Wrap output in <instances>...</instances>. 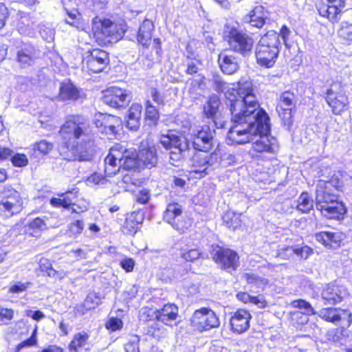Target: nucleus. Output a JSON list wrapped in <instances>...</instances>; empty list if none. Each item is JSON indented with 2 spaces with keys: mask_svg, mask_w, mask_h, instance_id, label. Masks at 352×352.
Returning <instances> with one entry per match:
<instances>
[{
  "mask_svg": "<svg viewBox=\"0 0 352 352\" xmlns=\"http://www.w3.org/2000/svg\"><path fill=\"white\" fill-rule=\"evenodd\" d=\"M316 239L326 247L336 249L340 246L342 241L345 238L340 232H320L316 234Z\"/></svg>",
  "mask_w": 352,
  "mask_h": 352,
  "instance_id": "21",
  "label": "nucleus"
},
{
  "mask_svg": "<svg viewBox=\"0 0 352 352\" xmlns=\"http://www.w3.org/2000/svg\"><path fill=\"white\" fill-rule=\"evenodd\" d=\"M199 65H200V61L199 60H188L186 63L187 69L186 72L189 75L197 73L199 70Z\"/></svg>",
  "mask_w": 352,
  "mask_h": 352,
  "instance_id": "61",
  "label": "nucleus"
},
{
  "mask_svg": "<svg viewBox=\"0 0 352 352\" xmlns=\"http://www.w3.org/2000/svg\"><path fill=\"white\" fill-rule=\"evenodd\" d=\"M89 339V336L85 332L75 334L73 340L69 345L70 352H78V349L85 346Z\"/></svg>",
  "mask_w": 352,
  "mask_h": 352,
  "instance_id": "38",
  "label": "nucleus"
},
{
  "mask_svg": "<svg viewBox=\"0 0 352 352\" xmlns=\"http://www.w3.org/2000/svg\"><path fill=\"white\" fill-rule=\"evenodd\" d=\"M77 190L73 189L72 191H68L63 195V198H52L50 204L54 207H63L65 208H69L72 204L74 198L77 196Z\"/></svg>",
  "mask_w": 352,
  "mask_h": 352,
  "instance_id": "35",
  "label": "nucleus"
},
{
  "mask_svg": "<svg viewBox=\"0 0 352 352\" xmlns=\"http://www.w3.org/2000/svg\"><path fill=\"white\" fill-rule=\"evenodd\" d=\"M66 154V157L69 160H78L81 162H89L92 160L95 153L94 144L91 134L86 138L80 139L74 143H72V146Z\"/></svg>",
  "mask_w": 352,
  "mask_h": 352,
  "instance_id": "11",
  "label": "nucleus"
},
{
  "mask_svg": "<svg viewBox=\"0 0 352 352\" xmlns=\"http://www.w3.org/2000/svg\"><path fill=\"white\" fill-rule=\"evenodd\" d=\"M92 30L98 43L104 45L118 42L124 34L120 25L109 19L98 17L93 19Z\"/></svg>",
  "mask_w": 352,
  "mask_h": 352,
  "instance_id": "5",
  "label": "nucleus"
},
{
  "mask_svg": "<svg viewBox=\"0 0 352 352\" xmlns=\"http://www.w3.org/2000/svg\"><path fill=\"white\" fill-rule=\"evenodd\" d=\"M105 326L107 329L115 331L122 328L123 322L121 319L112 317L106 322Z\"/></svg>",
  "mask_w": 352,
  "mask_h": 352,
  "instance_id": "55",
  "label": "nucleus"
},
{
  "mask_svg": "<svg viewBox=\"0 0 352 352\" xmlns=\"http://www.w3.org/2000/svg\"><path fill=\"white\" fill-rule=\"evenodd\" d=\"M60 133L69 144L74 143L91 134L89 122L81 116H71L60 127Z\"/></svg>",
  "mask_w": 352,
  "mask_h": 352,
  "instance_id": "6",
  "label": "nucleus"
},
{
  "mask_svg": "<svg viewBox=\"0 0 352 352\" xmlns=\"http://www.w3.org/2000/svg\"><path fill=\"white\" fill-rule=\"evenodd\" d=\"M334 190L331 182L320 180L316 189V208L322 216L339 219L343 217L346 209Z\"/></svg>",
  "mask_w": 352,
  "mask_h": 352,
  "instance_id": "3",
  "label": "nucleus"
},
{
  "mask_svg": "<svg viewBox=\"0 0 352 352\" xmlns=\"http://www.w3.org/2000/svg\"><path fill=\"white\" fill-rule=\"evenodd\" d=\"M116 145L110 149L109 153L104 159V172L107 176L114 175L120 170L121 168V155L120 151Z\"/></svg>",
  "mask_w": 352,
  "mask_h": 352,
  "instance_id": "20",
  "label": "nucleus"
},
{
  "mask_svg": "<svg viewBox=\"0 0 352 352\" xmlns=\"http://www.w3.org/2000/svg\"><path fill=\"white\" fill-rule=\"evenodd\" d=\"M139 162L148 168L155 167L157 164V155L155 148H142L138 153Z\"/></svg>",
  "mask_w": 352,
  "mask_h": 352,
  "instance_id": "29",
  "label": "nucleus"
},
{
  "mask_svg": "<svg viewBox=\"0 0 352 352\" xmlns=\"http://www.w3.org/2000/svg\"><path fill=\"white\" fill-rule=\"evenodd\" d=\"M40 34L44 40L50 42L54 38L55 30L50 27L43 26L40 30Z\"/></svg>",
  "mask_w": 352,
  "mask_h": 352,
  "instance_id": "56",
  "label": "nucleus"
},
{
  "mask_svg": "<svg viewBox=\"0 0 352 352\" xmlns=\"http://www.w3.org/2000/svg\"><path fill=\"white\" fill-rule=\"evenodd\" d=\"M145 115L146 120L150 122L149 124H155L160 117L158 110L149 100L146 103Z\"/></svg>",
  "mask_w": 352,
  "mask_h": 352,
  "instance_id": "46",
  "label": "nucleus"
},
{
  "mask_svg": "<svg viewBox=\"0 0 352 352\" xmlns=\"http://www.w3.org/2000/svg\"><path fill=\"white\" fill-rule=\"evenodd\" d=\"M153 28L154 25L151 21L144 20L139 28L137 35L138 42L144 47H148L151 41Z\"/></svg>",
  "mask_w": 352,
  "mask_h": 352,
  "instance_id": "27",
  "label": "nucleus"
},
{
  "mask_svg": "<svg viewBox=\"0 0 352 352\" xmlns=\"http://www.w3.org/2000/svg\"><path fill=\"white\" fill-rule=\"evenodd\" d=\"M36 58V50L31 45L24 44L17 51V60L21 67L32 65Z\"/></svg>",
  "mask_w": 352,
  "mask_h": 352,
  "instance_id": "25",
  "label": "nucleus"
},
{
  "mask_svg": "<svg viewBox=\"0 0 352 352\" xmlns=\"http://www.w3.org/2000/svg\"><path fill=\"white\" fill-rule=\"evenodd\" d=\"M4 201H8L9 203L13 204L18 209L22 210L23 208V203L21 196V193L12 188L11 186H6L3 191Z\"/></svg>",
  "mask_w": 352,
  "mask_h": 352,
  "instance_id": "33",
  "label": "nucleus"
},
{
  "mask_svg": "<svg viewBox=\"0 0 352 352\" xmlns=\"http://www.w3.org/2000/svg\"><path fill=\"white\" fill-rule=\"evenodd\" d=\"M224 34L231 50L245 57L251 54L254 45L251 36L233 26H226Z\"/></svg>",
  "mask_w": 352,
  "mask_h": 352,
  "instance_id": "8",
  "label": "nucleus"
},
{
  "mask_svg": "<svg viewBox=\"0 0 352 352\" xmlns=\"http://www.w3.org/2000/svg\"><path fill=\"white\" fill-rule=\"evenodd\" d=\"M179 255L183 259L188 262H193L199 258H204L202 252L199 249L192 248L188 245L181 248Z\"/></svg>",
  "mask_w": 352,
  "mask_h": 352,
  "instance_id": "36",
  "label": "nucleus"
},
{
  "mask_svg": "<svg viewBox=\"0 0 352 352\" xmlns=\"http://www.w3.org/2000/svg\"><path fill=\"white\" fill-rule=\"evenodd\" d=\"M215 129L213 126L204 124L197 129L192 134V144L195 149L208 152L213 144Z\"/></svg>",
  "mask_w": 352,
  "mask_h": 352,
  "instance_id": "14",
  "label": "nucleus"
},
{
  "mask_svg": "<svg viewBox=\"0 0 352 352\" xmlns=\"http://www.w3.org/2000/svg\"><path fill=\"white\" fill-rule=\"evenodd\" d=\"M294 109L276 108V111L280 118L283 124L285 129L289 131L293 125V111Z\"/></svg>",
  "mask_w": 352,
  "mask_h": 352,
  "instance_id": "43",
  "label": "nucleus"
},
{
  "mask_svg": "<svg viewBox=\"0 0 352 352\" xmlns=\"http://www.w3.org/2000/svg\"><path fill=\"white\" fill-rule=\"evenodd\" d=\"M210 252L212 260L221 270L232 273L236 271L239 266L238 254L230 248L213 244L211 245Z\"/></svg>",
  "mask_w": 352,
  "mask_h": 352,
  "instance_id": "9",
  "label": "nucleus"
},
{
  "mask_svg": "<svg viewBox=\"0 0 352 352\" xmlns=\"http://www.w3.org/2000/svg\"><path fill=\"white\" fill-rule=\"evenodd\" d=\"M265 14L263 6L255 7L249 14L244 18V21L253 27L260 28L265 23Z\"/></svg>",
  "mask_w": 352,
  "mask_h": 352,
  "instance_id": "28",
  "label": "nucleus"
},
{
  "mask_svg": "<svg viewBox=\"0 0 352 352\" xmlns=\"http://www.w3.org/2000/svg\"><path fill=\"white\" fill-rule=\"evenodd\" d=\"M218 61L221 71L226 74H232L239 69V65L237 58L227 52L220 53Z\"/></svg>",
  "mask_w": 352,
  "mask_h": 352,
  "instance_id": "24",
  "label": "nucleus"
},
{
  "mask_svg": "<svg viewBox=\"0 0 352 352\" xmlns=\"http://www.w3.org/2000/svg\"><path fill=\"white\" fill-rule=\"evenodd\" d=\"M84 229V222L82 220H76L71 223L69 230L74 234H79Z\"/></svg>",
  "mask_w": 352,
  "mask_h": 352,
  "instance_id": "62",
  "label": "nucleus"
},
{
  "mask_svg": "<svg viewBox=\"0 0 352 352\" xmlns=\"http://www.w3.org/2000/svg\"><path fill=\"white\" fill-rule=\"evenodd\" d=\"M280 41L278 34L267 32L259 40L255 50L257 63L266 68L272 67L280 52Z\"/></svg>",
  "mask_w": 352,
  "mask_h": 352,
  "instance_id": "4",
  "label": "nucleus"
},
{
  "mask_svg": "<svg viewBox=\"0 0 352 352\" xmlns=\"http://www.w3.org/2000/svg\"><path fill=\"white\" fill-rule=\"evenodd\" d=\"M289 253L294 252L298 257L303 259H307L308 256L313 253V250L307 245H294L293 248H287Z\"/></svg>",
  "mask_w": 352,
  "mask_h": 352,
  "instance_id": "47",
  "label": "nucleus"
},
{
  "mask_svg": "<svg viewBox=\"0 0 352 352\" xmlns=\"http://www.w3.org/2000/svg\"><path fill=\"white\" fill-rule=\"evenodd\" d=\"M250 314L245 309L237 310L230 320L231 329L233 332L241 333L250 327Z\"/></svg>",
  "mask_w": 352,
  "mask_h": 352,
  "instance_id": "19",
  "label": "nucleus"
},
{
  "mask_svg": "<svg viewBox=\"0 0 352 352\" xmlns=\"http://www.w3.org/2000/svg\"><path fill=\"white\" fill-rule=\"evenodd\" d=\"M212 155L204 152L195 155L192 159V171L195 173H204L212 165L210 160Z\"/></svg>",
  "mask_w": 352,
  "mask_h": 352,
  "instance_id": "30",
  "label": "nucleus"
},
{
  "mask_svg": "<svg viewBox=\"0 0 352 352\" xmlns=\"http://www.w3.org/2000/svg\"><path fill=\"white\" fill-rule=\"evenodd\" d=\"M213 81L214 89L224 93L228 100L227 105L230 108L231 120L234 124L228 131L229 139L236 142L248 141V137L257 130L251 128L252 122L256 118L254 113L261 109L252 82L239 81L236 89L234 85L225 82L219 76H214Z\"/></svg>",
  "mask_w": 352,
  "mask_h": 352,
  "instance_id": "1",
  "label": "nucleus"
},
{
  "mask_svg": "<svg viewBox=\"0 0 352 352\" xmlns=\"http://www.w3.org/2000/svg\"><path fill=\"white\" fill-rule=\"evenodd\" d=\"M327 339L336 343L342 344L343 340V330L340 328L330 329L327 333Z\"/></svg>",
  "mask_w": 352,
  "mask_h": 352,
  "instance_id": "50",
  "label": "nucleus"
},
{
  "mask_svg": "<svg viewBox=\"0 0 352 352\" xmlns=\"http://www.w3.org/2000/svg\"><path fill=\"white\" fill-rule=\"evenodd\" d=\"M178 316V307L174 304L168 303L155 311V317L166 325H170L171 322Z\"/></svg>",
  "mask_w": 352,
  "mask_h": 352,
  "instance_id": "22",
  "label": "nucleus"
},
{
  "mask_svg": "<svg viewBox=\"0 0 352 352\" xmlns=\"http://www.w3.org/2000/svg\"><path fill=\"white\" fill-rule=\"evenodd\" d=\"M100 303V298L95 293H90L86 297L83 306L87 310L94 309Z\"/></svg>",
  "mask_w": 352,
  "mask_h": 352,
  "instance_id": "51",
  "label": "nucleus"
},
{
  "mask_svg": "<svg viewBox=\"0 0 352 352\" xmlns=\"http://www.w3.org/2000/svg\"><path fill=\"white\" fill-rule=\"evenodd\" d=\"M132 99L131 93L117 87L108 88L104 93L102 101L104 104L116 109L126 107Z\"/></svg>",
  "mask_w": 352,
  "mask_h": 352,
  "instance_id": "15",
  "label": "nucleus"
},
{
  "mask_svg": "<svg viewBox=\"0 0 352 352\" xmlns=\"http://www.w3.org/2000/svg\"><path fill=\"white\" fill-rule=\"evenodd\" d=\"M119 151L121 155V168L125 170H131L137 167L139 164L138 154L134 148H126L125 147L118 145Z\"/></svg>",
  "mask_w": 352,
  "mask_h": 352,
  "instance_id": "23",
  "label": "nucleus"
},
{
  "mask_svg": "<svg viewBox=\"0 0 352 352\" xmlns=\"http://www.w3.org/2000/svg\"><path fill=\"white\" fill-rule=\"evenodd\" d=\"M220 104L221 102L218 96L215 95L210 96L204 105V115L212 120L216 118Z\"/></svg>",
  "mask_w": 352,
  "mask_h": 352,
  "instance_id": "34",
  "label": "nucleus"
},
{
  "mask_svg": "<svg viewBox=\"0 0 352 352\" xmlns=\"http://www.w3.org/2000/svg\"><path fill=\"white\" fill-rule=\"evenodd\" d=\"M160 143L168 151V162L175 166H179L189 148V142L186 138L173 133L162 135Z\"/></svg>",
  "mask_w": 352,
  "mask_h": 352,
  "instance_id": "7",
  "label": "nucleus"
},
{
  "mask_svg": "<svg viewBox=\"0 0 352 352\" xmlns=\"http://www.w3.org/2000/svg\"><path fill=\"white\" fill-rule=\"evenodd\" d=\"M244 277L249 284H254L258 287H262L267 284V280L254 274L246 273Z\"/></svg>",
  "mask_w": 352,
  "mask_h": 352,
  "instance_id": "52",
  "label": "nucleus"
},
{
  "mask_svg": "<svg viewBox=\"0 0 352 352\" xmlns=\"http://www.w3.org/2000/svg\"><path fill=\"white\" fill-rule=\"evenodd\" d=\"M171 226L180 233L186 232L191 226V221L186 217L182 215L181 218L176 220Z\"/></svg>",
  "mask_w": 352,
  "mask_h": 352,
  "instance_id": "48",
  "label": "nucleus"
},
{
  "mask_svg": "<svg viewBox=\"0 0 352 352\" xmlns=\"http://www.w3.org/2000/svg\"><path fill=\"white\" fill-rule=\"evenodd\" d=\"M254 116L255 120L252 122V126L254 129H257L252 133L251 137H248V141L244 142H236L232 141L227 135L226 142L228 144H244L252 142V150L257 153H274L278 151V146L276 140L272 137L270 138L267 135L270 131V117L266 111L261 109L258 110Z\"/></svg>",
  "mask_w": 352,
  "mask_h": 352,
  "instance_id": "2",
  "label": "nucleus"
},
{
  "mask_svg": "<svg viewBox=\"0 0 352 352\" xmlns=\"http://www.w3.org/2000/svg\"><path fill=\"white\" fill-rule=\"evenodd\" d=\"M346 322L349 326L352 322V313L347 309H338V322Z\"/></svg>",
  "mask_w": 352,
  "mask_h": 352,
  "instance_id": "58",
  "label": "nucleus"
},
{
  "mask_svg": "<svg viewBox=\"0 0 352 352\" xmlns=\"http://www.w3.org/2000/svg\"><path fill=\"white\" fill-rule=\"evenodd\" d=\"M12 162L14 166L23 167L28 164V160L25 155L17 153L12 156Z\"/></svg>",
  "mask_w": 352,
  "mask_h": 352,
  "instance_id": "57",
  "label": "nucleus"
},
{
  "mask_svg": "<svg viewBox=\"0 0 352 352\" xmlns=\"http://www.w3.org/2000/svg\"><path fill=\"white\" fill-rule=\"evenodd\" d=\"M47 228L45 221L41 218H35L29 223L28 230L32 236H38L41 231Z\"/></svg>",
  "mask_w": 352,
  "mask_h": 352,
  "instance_id": "45",
  "label": "nucleus"
},
{
  "mask_svg": "<svg viewBox=\"0 0 352 352\" xmlns=\"http://www.w3.org/2000/svg\"><path fill=\"white\" fill-rule=\"evenodd\" d=\"M296 202V208L303 213L308 212L313 209L314 201L307 192H302Z\"/></svg>",
  "mask_w": 352,
  "mask_h": 352,
  "instance_id": "39",
  "label": "nucleus"
},
{
  "mask_svg": "<svg viewBox=\"0 0 352 352\" xmlns=\"http://www.w3.org/2000/svg\"><path fill=\"white\" fill-rule=\"evenodd\" d=\"M349 296L347 289L336 284H327L322 290L321 295L316 298L315 307L322 308L327 305H334Z\"/></svg>",
  "mask_w": 352,
  "mask_h": 352,
  "instance_id": "10",
  "label": "nucleus"
},
{
  "mask_svg": "<svg viewBox=\"0 0 352 352\" xmlns=\"http://www.w3.org/2000/svg\"><path fill=\"white\" fill-rule=\"evenodd\" d=\"M151 97L157 104H163L164 97L155 88H151L150 91Z\"/></svg>",
  "mask_w": 352,
  "mask_h": 352,
  "instance_id": "64",
  "label": "nucleus"
},
{
  "mask_svg": "<svg viewBox=\"0 0 352 352\" xmlns=\"http://www.w3.org/2000/svg\"><path fill=\"white\" fill-rule=\"evenodd\" d=\"M135 197L137 202L145 204L150 199V191L147 189H142L135 194Z\"/></svg>",
  "mask_w": 352,
  "mask_h": 352,
  "instance_id": "60",
  "label": "nucleus"
},
{
  "mask_svg": "<svg viewBox=\"0 0 352 352\" xmlns=\"http://www.w3.org/2000/svg\"><path fill=\"white\" fill-rule=\"evenodd\" d=\"M61 100H76L80 98V90L71 81L60 83L59 95Z\"/></svg>",
  "mask_w": 352,
  "mask_h": 352,
  "instance_id": "26",
  "label": "nucleus"
},
{
  "mask_svg": "<svg viewBox=\"0 0 352 352\" xmlns=\"http://www.w3.org/2000/svg\"><path fill=\"white\" fill-rule=\"evenodd\" d=\"M30 285V282L21 283L16 282L13 284L9 289V292L13 294H19L24 291H25L29 285Z\"/></svg>",
  "mask_w": 352,
  "mask_h": 352,
  "instance_id": "59",
  "label": "nucleus"
},
{
  "mask_svg": "<svg viewBox=\"0 0 352 352\" xmlns=\"http://www.w3.org/2000/svg\"><path fill=\"white\" fill-rule=\"evenodd\" d=\"M36 338L34 336H30V338L24 340L23 342H21L20 344H19L16 346V351L21 352V350L24 347L32 346L36 345Z\"/></svg>",
  "mask_w": 352,
  "mask_h": 352,
  "instance_id": "63",
  "label": "nucleus"
},
{
  "mask_svg": "<svg viewBox=\"0 0 352 352\" xmlns=\"http://www.w3.org/2000/svg\"><path fill=\"white\" fill-rule=\"evenodd\" d=\"M142 107L140 104L133 103L128 111L127 119H140Z\"/></svg>",
  "mask_w": 352,
  "mask_h": 352,
  "instance_id": "54",
  "label": "nucleus"
},
{
  "mask_svg": "<svg viewBox=\"0 0 352 352\" xmlns=\"http://www.w3.org/2000/svg\"><path fill=\"white\" fill-rule=\"evenodd\" d=\"M344 6L345 0H322L317 8L320 16L335 22Z\"/></svg>",
  "mask_w": 352,
  "mask_h": 352,
  "instance_id": "17",
  "label": "nucleus"
},
{
  "mask_svg": "<svg viewBox=\"0 0 352 352\" xmlns=\"http://www.w3.org/2000/svg\"><path fill=\"white\" fill-rule=\"evenodd\" d=\"M95 124L100 131L110 136H116L122 126L121 119L109 114H100L95 120Z\"/></svg>",
  "mask_w": 352,
  "mask_h": 352,
  "instance_id": "16",
  "label": "nucleus"
},
{
  "mask_svg": "<svg viewBox=\"0 0 352 352\" xmlns=\"http://www.w3.org/2000/svg\"><path fill=\"white\" fill-rule=\"evenodd\" d=\"M148 333L154 338L164 337L166 334V331L163 327H160L158 324L153 322L148 329Z\"/></svg>",
  "mask_w": 352,
  "mask_h": 352,
  "instance_id": "53",
  "label": "nucleus"
},
{
  "mask_svg": "<svg viewBox=\"0 0 352 352\" xmlns=\"http://www.w3.org/2000/svg\"><path fill=\"white\" fill-rule=\"evenodd\" d=\"M338 36L348 44L352 42V23L343 21L338 30Z\"/></svg>",
  "mask_w": 352,
  "mask_h": 352,
  "instance_id": "44",
  "label": "nucleus"
},
{
  "mask_svg": "<svg viewBox=\"0 0 352 352\" xmlns=\"http://www.w3.org/2000/svg\"><path fill=\"white\" fill-rule=\"evenodd\" d=\"M82 63L84 68L94 73H99L109 65V54L106 51L98 48L88 50L83 56Z\"/></svg>",
  "mask_w": 352,
  "mask_h": 352,
  "instance_id": "12",
  "label": "nucleus"
},
{
  "mask_svg": "<svg viewBox=\"0 0 352 352\" xmlns=\"http://www.w3.org/2000/svg\"><path fill=\"white\" fill-rule=\"evenodd\" d=\"M318 314L323 320L333 323L338 322V309L332 307H324L318 309Z\"/></svg>",
  "mask_w": 352,
  "mask_h": 352,
  "instance_id": "42",
  "label": "nucleus"
},
{
  "mask_svg": "<svg viewBox=\"0 0 352 352\" xmlns=\"http://www.w3.org/2000/svg\"><path fill=\"white\" fill-rule=\"evenodd\" d=\"M54 148L53 143L42 140L33 144L30 151V156L36 159L43 157L50 153Z\"/></svg>",
  "mask_w": 352,
  "mask_h": 352,
  "instance_id": "31",
  "label": "nucleus"
},
{
  "mask_svg": "<svg viewBox=\"0 0 352 352\" xmlns=\"http://www.w3.org/2000/svg\"><path fill=\"white\" fill-rule=\"evenodd\" d=\"M295 99L296 96L294 93L290 91H285L280 96L279 101L276 108H287V109H294L295 108Z\"/></svg>",
  "mask_w": 352,
  "mask_h": 352,
  "instance_id": "40",
  "label": "nucleus"
},
{
  "mask_svg": "<svg viewBox=\"0 0 352 352\" xmlns=\"http://www.w3.org/2000/svg\"><path fill=\"white\" fill-rule=\"evenodd\" d=\"M21 210L18 209L13 204L1 199L0 201V216L3 218H10L19 213Z\"/></svg>",
  "mask_w": 352,
  "mask_h": 352,
  "instance_id": "41",
  "label": "nucleus"
},
{
  "mask_svg": "<svg viewBox=\"0 0 352 352\" xmlns=\"http://www.w3.org/2000/svg\"><path fill=\"white\" fill-rule=\"evenodd\" d=\"M39 267L42 272L47 273V276L52 278H58L62 279L67 276V274L64 271H57L53 269L52 263L50 260L41 258L39 261Z\"/></svg>",
  "mask_w": 352,
  "mask_h": 352,
  "instance_id": "37",
  "label": "nucleus"
},
{
  "mask_svg": "<svg viewBox=\"0 0 352 352\" xmlns=\"http://www.w3.org/2000/svg\"><path fill=\"white\" fill-rule=\"evenodd\" d=\"M192 326L199 331H208L219 326V319L210 309L203 307L196 310L191 319Z\"/></svg>",
  "mask_w": 352,
  "mask_h": 352,
  "instance_id": "13",
  "label": "nucleus"
},
{
  "mask_svg": "<svg viewBox=\"0 0 352 352\" xmlns=\"http://www.w3.org/2000/svg\"><path fill=\"white\" fill-rule=\"evenodd\" d=\"M292 306L294 307H297L303 309L305 311V313L307 315H314L316 314L315 311V309L316 308L315 307H313L309 302L302 299L294 300L292 302Z\"/></svg>",
  "mask_w": 352,
  "mask_h": 352,
  "instance_id": "49",
  "label": "nucleus"
},
{
  "mask_svg": "<svg viewBox=\"0 0 352 352\" xmlns=\"http://www.w3.org/2000/svg\"><path fill=\"white\" fill-rule=\"evenodd\" d=\"M326 100L335 114H340L344 111L349 103L345 94L341 91L336 92L333 87L327 90Z\"/></svg>",
  "mask_w": 352,
  "mask_h": 352,
  "instance_id": "18",
  "label": "nucleus"
},
{
  "mask_svg": "<svg viewBox=\"0 0 352 352\" xmlns=\"http://www.w3.org/2000/svg\"><path fill=\"white\" fill-rule=\"evenodd\" d=\"M182 214V207L177 203L169 204L164 212V220L169 223L173 224L176 220L181 218Z\"/></svg>",
  "mask_w": 352,
  "mask_h": 352,
  "instance_id": "32",
  "label": "nucleus"
}]
</instances>
